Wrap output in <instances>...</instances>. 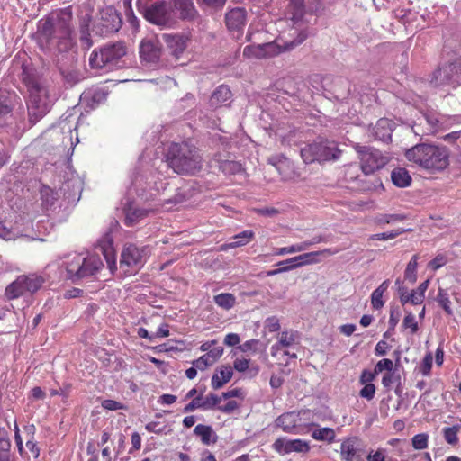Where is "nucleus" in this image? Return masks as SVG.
Returning a JSON list of instances; mask_svg holds the SVG:
<instances>
[{
	"label": "nucleus",
	"mask_w": 461,
	"mask_h": 461,
	"mask_svg": "<svg viewBox=\"0 0 461 461\" xmlns=\"http://www.w3.org/2000/svg\"><path fill=\"white\" fill-rule=\"evenodd\" d=\"M21 80L27 87L29 100L27 102L29 121L32 124L39 122L50 110V98L43 79L36 69L23 65Z\"/></svg>",
	"instance_id": "nucleus-1"
},
{
	"label": "nucleus",
	"mask_w": 461,
	"mask_h": 461,
	"mask_svg": "<svg viewBox=\"0 0 461 461\" xmlns=\"http://www.w3.org/2000/svg\"><path fill=\"white\" fill-rule=\"evenodd\" d=\"M72 30L63 20L54 23L50 19L41 20L38 24L39 40L50 51L68 53L72 46Z\"/></svg>",
	"instance_id": "nucleus-2"
},
{
	"label": "nucleus",
	"mask_w": 461,
	"mask_h": 461,
	"mask_svg": "<svg viewBox=\"0 0 461 461\" xmlns=\"http://www.w3.org/2000/svg\"><path fill=\"white\" fill-rule=\"evenodd\" d=\"M167 162L179 175H194L203 167V158L198 149L187 142L171 144Z\"/></svg>",
	"instance_id": "nucleus-3"
},
{
	"label": "nucleus",
	"mask_w": 461,
	"mask_h": 461,
	"mask_svg": "<svg viewBox=\"0 0 461 461\" xmlns=\"http://www.w3.org/2000/svg\"><path fill=\"white\" fill-rule=\"evenodd\" d=\"M406 158L420 167L441 171L448 166V150L442 146L420 143L413 146L405 152Z\"/></svg>",
	"instance_id": "nucleus-4"
},
{
	"label": "nucleus",
	"mask_w": 461,
	"mask_h": 461,
	"mask_svg": "<svg viewBox=\"0 0 461 461\" xmlns=\"http://www.w3.org/2000/svg\"><path fill=\"white\" fill-rule=\"evenodd\" d=\"M127 53L128 48L123 41L106 43L91 52L89 65L92 69L102 70L104 73L117 70L126 66Z\"/></svg>",
	"instance_id": "nucleus-5"
},
{
	"label": "nucleus",
	"mask_w": 461,
	"mask_h": 461,
	"mask_svg": "<svg viewBox=\"0 0 461 461\" xmlns=\"http://www.w3.org/2000/svg\"><path fill=\"white\" fill-rule=\"evenodd\" d=\"M65 267L67 279L72 283L96 275L104 267L101 258L97 254L85 256L74 254L66 257L62 263Z\"/></svg>",
	"instance_id": "nucleus-6"
},
{
	"label": "nucleus",
	"mask_w": 461,
	"mask_h": 461,
	"mask_svg": "<svg viewBox=\"0 0 461 461\" xmlns=\"http://www.w3.org/2000/svg\"><path fill=\"white\" fill-rule=\"evenodd\" d=\"M275 424L284 432L294 435L306 434L315 426L312 412L308 409L284 412L276 419Z\"/></svg>",
	"instance_id": "nucleus-7"
},
{
	"label": "nucleus",
	"mask_w": 461,
	"mask_h": 461,
	"mask_svg": "<svg viewBox=\"0 0 461 461\" xmlns=\"http://www.w3.org/2000/svg\"><path fill=\"white\" fill-rule=\"evenodd\" d=\"M342 151L333 140H320L301 149V157L306 164L338 160Z\"/></svg>",
	"instance_id": "nucleus-8"
},
{
	"label": "nucleus",
	"mask_w": 461,
	"mask_h": 461,
	"mask_svg": "<svg viewBox=\"0 0 461 461\" xmlns=\"http://www.w3.org/2000/svg\"><path fill=\"white\" fill-rule=\"evenodd\" d=\"M429 84L433 86H450L453 88L461 84V57L455 58L438 67L430 77Z\"/></svg>",
	"instance_id": "nucleus-9"
},
{
	"label": "nucleus",
	"mask_w": 461,
	"mask_h": 461,
	"mask_svg": "<svg viewBox=\"0 0 461 461\" xmlns=\"http://www.w3.org/2000/svg\"><path fill=\"white\" fill-rule=\"evenodd\" d=\"M122 18L113 7L102 9L92 25V31L100 36H108L122 27Z\"/></svg>",
	"instance_id": "nucleus-10"
},
{
	"label": "nucleus",
	"mask_w": 461,
	"mask_h": 461,
	"mask_svg": "<svg viewBox=\"0 0 461 461\" xmlns=\"http://www.w3.org/2000/svg\"><path fill=\"white\" fill-rule=\"evenodd\" d=\"M354 149L358 154L362 171L366 175L373 174L382 168L387 163V158L375 148L362 146L358 143L354 145Z\"/></svg>",
	"instance_id": "nucleus-11"
},
{
	"label": "nucleus",
	"mask_w": 461,
	"mask_h": 461,
	"mask_svg": "<svg viewBox=\"0 0 461 461\" xmlns=\"http://www.w3.org/2000/svg\"><path fill=\"white\" fill-rule=\"evenodd\" d=\"M296 32V38L294 40L282 41V43L276 41L263 44L264 59L275 57L284 51H289L302 44L309 36L307 27L300 29V31Z\"/></svg>",
	"instance_id": "nucleus-12"
},
{
	"label": "nucleus",
	"mask_w": 461,
	"mask_h": 461,
	"mask_svg": "<svg viewBox=\"0 0 461 461\" xmlns=\"http://www.w3.org/2000/svg\"><path fill=\"white\" fill-rule=\"evenodd\" d=\"M139 53L142 63L158 66L162 55V44L156 37L145 38L140 43Z\"/></svg>",
	"instance_id": "nucleus-13"
},
{
	"label": "nucleus",
	"mask_w": 461,
	"mask_h": 461,
	"mask_svg": "<svg viewBox=\"0 0 461 461\" xmlns=\"http://www.w3.org/2000/svg\"><path fill=\"white\" fill-rule=\"evenodd\" d=\"M77 62L75 53H68L66 57L62 56V59H58L59 70L63 79L70 86L76 85L83 78Z\"/></svg>",
	"instance_id": "nucleus-14"
},
{
	"label": "nucleus",
	"mask_w": 461,
	"mask_h": 461,
	"mask_svg": "<svg viewBox=\"0 0 461 461\" xmlns=\"http://www.w3.org/2000/svg\"><path fill=\"white\" fill-rule=\"evenodd\" d=\"M144 16L149 23L166 27L172 22L171 7L166 2L155 3L145 10Z\"/></svg>",
	"instance_id": "nucleus-15"
},
{
	"label": "nucleus",
	"mask_w": 461,
	"mask_h": 461,
	"mask_svg": "<svg viewBox=\"0 0 461 461\" xmlns=\"http://www.w3.org/2000/svg\"><path fill=\"white\" fill-rule=\"evenodd\" d=\"M272 448L280 455H288L293 452L306 454L310 451V444L308 441L295 438L287 439L285 438H278L272 445Z\"/></svg>",
	"instance_id": "nucleus-16"
},
{
	"label": "nucleus",
	"mask_w": 461,
	"mask_h": 461,
	"mask_svg": "<svg viewBox=\"0 0 461 461\" xmlns=\"http://www.w3.org/2000/svg\"><path fill=\"white\" fill-rule=\"evenodd\" d=\"M361 439L357 437L345 438L340 445V456L345 461H363Z\"/></svg>",
	"instance_id": "nucleus-17"
},
{
	"label": "nucleus",
	"mask_w": 461,
	"mask_h": 461,
	"mask_svg": "<svg viewBox=\"0 0 461 461\" xmlns=\"http://www.w3.org/2000/svg\"><path fill=\"white\" fill-rule=\"evenodd\" d=\"M145 251L146 249L144 248L140 249L133 244L125 246L121 254V267L124 266L127 267H139L142 265L143 258L146 255Z\"/></svg>",
	"instance_id": "nucleus-18"
},
{
	"label": "nucleus",
	"mask_w": 461,
	"mask_h": 461,
	"mask_svg": "<svg viewBox=\"0 0 461 461\" xmlns=\"http://www.w3.org/2000/svg\"><path fill=\"white\" fill-rule=\"evenodd\" d=\"M393 125L394 123L391 120L387 118H381L376 122L375 125L369 126L368 137L372 138L374 140L387 143L391 140Z\"/></svg>",
	"instance_id": "nucleus-19"
},
{
	"label": "nucleus",
	"mask_w": 461,
	"mask_h": 461,
	"mask_svg": "<svg viewBox=\"0 0 461 461\" xmlns=\"http://www.w3.org/2000/svg\"><path fill=\"white\" fill-rule=\"evenodd\" d=\"M247 12L243 7H236L225 14V23L229 31L237 32L239 37L242 33L246 25Z\"/></svg>",
	"instance_id": "nucleus-20"
},
{
	"label": "nucleus",
	"mask_w": 461,
	"mask_h": 461,
	"mask_svg": "<svg viewBox=\"0 0 461 461\" xmlns=\"http://www.w3.org/2000/svg\"><path fill=\"white\" fill-rule=\"evenodd\" d=\"M162 39L166 42L170 54L176 60L179 59L187 47V37L180 34H162Z\"/></svg>",
	"instance_id": "nucleus-21"
},
{
	"label": "nucleus",
	"mask_w": 461,
	"mask_h": 461,
	"mask_svg": "<svg viewBox=\"0 0 461 461\" xmlns=\"http://www.w3.org/2000/svg\"><path fill=\"white\" fill-rule=\"evenodd\" d=\"M232 97L230 87L226 85L219 86L212 94L209 105L212 109L227 105Z\"/></svg>",
	"instance_id": "nucleus-22"
},
{
	"label": "nucleus",
	"mask_w": 461,
	"mask_h": 461,
	"mask_svg": "<svg viewBox=\"0 0 461 461\" xmlns=\"http://www.w3.org/2000/svg\"><path fill=\"white\" fill-rule=\"evenodd\" d=\"M107 98V92L103 88H90L84 91L81 99L87 106L94 109Z\"/></svg>",
	"instance_id": "nucleus-23"
},
{
	"label": "nucleus",
	"mask_w": 461,
	"mask_h": 461,
	"mask_svg": "<svg viewBox=\"0 0 461 461\" xmlns=\"http://www.w3.org/2000/svg\"><path fill=\"white\" fill-rule=\"evenodd\" d=\"M44 278L37 274L21 275L15 279V285H25L27 291L32 294L38 291L44 283Z\"/></svg>",
	"instance_id": "nucleus-24"
},
{
	"label": "nucleus",
	"mask_w": 461,
	"mask_h": 461,
	"mask_svg": "<svg viewBox=\"0 0 461 461\" xmlns=\"http://www.w3.org/2000/svg\"><path fill=\"white\" fill-rule=\"evenodd\" d=\"M222 348H212L210 351L193 362V365L201 371L212 366L222 355Z\"/></svg>",
	"instance_id": "nucleus-25"
},
{
	"label": "nucleus",
	"mask_w": 461,
	"mask_h": 461,
	"mask_svg": "<svg viewBox=\"0 0 461 461\" xmlns=\"http://www.w3.org/2000/svg\"><path fill=\"white\" fill-rule=\"evenodd\" d=\"M138 335L140 338L148 339L149 342H157L158 339L169 336L168 325L162 322L155 330L141 327L138 329Z\"/></svg>",
	"instance_id": "nucleus-26"
},
{
	"label": "nucleus",
	"mask_w": 461,
	"mask_h": 461,
	"mask_svg": "<svg viewBox=\"0 0 461 461\" xmlns=\"http://www.w3.org/2000/svg\"><path fill=\"white\" fill-rule=\"evenodd\" d=\"M124 224L126 226H134L141 219L148 215V211L134 207L132 203H128L124 208Z\"/></svg>",
	"instance_id": "nucleus-27"
},
{
	"label": "nucleus",
	"mask_w": 461,
	"mask_h": 461,
	"mask_svg": "<svg viewBox=\"0 0 461 461\" xmlns=\"http://www.w3.org/2000/svg\"><path fill=\"white\" fill-rule=\"evenodd\" d=\"M92 22V17L89 13L83 14L79 15V32H80V41L86 48L89 49L93 42L90 38V25Z\"/></svg>",
	"instance_id": "nucleus-28"
},
{
	"label": "nucleus",
	"mask_w": 461,
	"mask_h": 461,
	"mask_svg": "<svg viewBox=\"0 0 461 461\" xmlns=\"http://www.w3.org/2000/svg\"><path fill=\"white\" fill-rule=\"evenodd\" d=\"M96 250L100 251L104 255L110 267H112L113 265H115V254L113 248V240L109 235H105V237L98 241Z\"/></svg>",
	"instance_id": "nucleus-29"
},
{
	"label": "nucleus",
	"mask_w": 461,
	"mask_h": 461,
	"mask_svg": "<svg viewBox=\"0 0 461 461\" xmlns=\"http://www.w3.org/2000/svg\"><path fill=\"white\" fill-rule=\"evenodd\" d=\"M255 237V233L251 230H243L233 237L234 241L222 244L220 248L221 251H226L229 249L245 246L249 243Z\"/></svg>",
	"instance_id": "nucleus-30"
},
{
	"label": "nucleus",
	"mask_w": 461,
	"mask_h": 461,
	"mask_svg": "<svg viewBox=\"0 0 461 461\" xmlns=\"http://www.w3.org/2000/svg\"><path fill=\"white\" fill-rule=\"evenodd\" d=\"M194 435L201 438V441L205 446H210L216 443L218 437L213 431L212 428L209 425L198 424L194 429Z\"/></svg>",
	"instance_id": "nucleus-31"
},
{
	"label": "nucleus",
	"mask_w": 461,
	"mask_h": 461,
	"mask_svg": "<svg viewBox=\"0 0 461 461\" xmlns=\"http://www.w3.org/2000/svg\"><path fill=\"white\" fill-rule=\"evenodd\" d=\"M305 14L303 0H290L287 5V14L294 24L303 22Z\"/></svg>",
	"instance_id": "nucleus-32"
},
{
	"label": "nucleus",
	"mask_w": 461,
	"mask_h": 461,
	"mask_svg": "<svg viewBox=\"0 0 461 461\" xmlns=\"http://www.w3.org/2000/svg\"><path fill=\"white\" fill-rule=\"evenodd\" d=\"M233 371L231 366H222L217 373L212 377V387L215 390L221 388L232 378Z\"/></svg>",
	"instance_id": "nucleus-33"
},
{
	"label": "nucleus",
	"mask_w": 461,
	"mask_h": 461,
	"mask_svg": "<svg viewBox=\"0 0 461 461\" xmlns=\"http://www.w3.org/2000/svg\"><path fill=\"white\" fill-rule=\"evenodd\" d=\"M391 179L393 185L402 188L409 186L411 182L409 172L402 167L394 168L391 173Z\"/></svg>",
	"instance_id": "nucleus-34"
},
{
	"label": "nucleus",
	"mask_w": 461,
	"mask_h": 461,
	"mask_svg": "<svg viewBox=\"0 0 461 461\" xmlns=\"http://www.w3.org/2000/svg\"><path fill=\"white\" fill-rule=\"evenodd\" d=\"M334 253L335 252L332 251L331 249H325L323 250L301 254L299 256H296L297 259H294V261H299L300 266L302 267V266L308 265V264L317 263L318 260L315 258L319 255L330 256V255H333Z\"/></svg>",
	"instance_id": "nucleus-35"
},
{
	"label": "nucleus",
	"mask_w": 461,
	"mask_h": 461,
	"mask_svg": "<svg viewBox=\"0 0 461 461\" xmlns=\"http://www.w3.org/2000/svg\"><path fill=\"white\" fill-rule=\"evenodd\" d=\"M271 355L276 359V364L278 366H288L290 359L296 357L295 354H290L287 348H272Z\"/></svg>",
	"instance_id": "nucleus-36"
},
{
	"label": "nucleus",
	"mask_w": 461,
	"mask_h": 461,
	"mask_svg": "<svg viewBox=\"0 0 461 461\" xmlns=\"http://www.w3.org/2000/svg\"><path fill=\"white\" fill-rule=\"evenodd\" d=\"M174 6L179 9L185 19H191L194 16L195 8L192 0H171Z\"/></svg>",
	"instance_id": "nucleus-37"
},
{
	"label": "nucleus",
	"mask_w": 461,
	"mask_h": 461,
	"mask_svg": "<svg viewBox=\"0 0 461 461\" xmlns=\"http://www.w3.org/2000/svg\"><path fill=\"white\" fill-rule=\"evenodd\" d=\"M312 437L315 440L332 443L335 440L336 433L331 428H318L312 430Z\"/></svg>",
	"instance_id": "nucleus-38"
},
{
	"label": "nucleus",
	"mask_w": 461,
	"mask_h": 461,
	"mask_svg": "<svg viewBox=\"0 0 461 461\" xmlns=\"http://www.w3.org/2000/svg\"><path fill=\"white\" fill-rule=\"evenodd\" d=\"M219 169L225 175H235L242 171L240 163L233 160H217Z\"/></svg>",
	"instance_id": "nucleus-39"
},
{
	"label": "nucleus",
	"mask_w": 461,
	"mask_h": 461,
	"mask_svg": "<svg viewBox=\"0 0 461 461\" xmlns=\"http://www.w3.org/2000/svg\"><path fill=\"white\" fill-rule=\"evenodd\" d=\"M436 301L438 303V305L444 310L446 314H447L448 316L453 315V310L451 307L452 303L449 299V295L447 290L438 287Z\"/></svg>",
	"instance_id": "nucleus-40"
},
{
	"label": "nucleus",
	"mask_w": 461,
	"mask_h": 461,
	"mask_svg": "<svg viewBox=\"0 0 461 461\" xmlns=\"http://www.w3.org/2000/svg\"><path fill=\"white\" fill-rule=\"evenodd\" d=\"M214 303L224 310L231 309L236 303V297L230 293H221L213 297Z\"/></svg>",
	"instance_id": "nucleus-41"
},
{
	"label": "nucleus",
	"mask_w": 461,
	"mask_h": 461,
	"mask_svg": "<svg viewBox=\"0 0 461 461\" xmlns=\"http://www.w3.org/2000/svg\"><path fill=\"white\" fill-rule=\"evenodd\" d=\"M14 285L15 280L6 286L5 294L7 297V299L14 300L21 296H23L26 294H29V291H27L25 285L21 284V285L14 286Z\"/></svg>",
	"instance_id": "nucleus-42"
},
{
	"label": "nucleus",
	"mask_w": 461,
	"mask_h": 461,
	"mask_svg": "<svg viewBox=\"0 0 461 461\" xmlns=\"http://www.w3.org/2000/svg\"><path fill=\"white\" fill-rule=\"evenodd\" d=\"M279 346H292L300 343V334L298 331L290 330H284L280 334Z\"/></svg>",
	"instance_id": "nucleus-43"
},
{
	"label": "nucleus",
	"mask_w": 461,
	"mask_h": 461,
	"mask_svg": "<svg viewBox=\"0 0 461 461\" xmlns=\"http://www.w3.org/2000/svg\"><path fill=\"white\" fill-rule=\"evenodd\" d=\"M418 259V255H413L404 271V278L411 284H414L417 280Z\"/></svg>",
	"instance_id": "nucleus-44"
},
{
	"label": "nucleus",
	"mask_w": 461,
	"mask_h": 461,
	"mask_svg": "<svg viewBox=\"0 0 461 461\" xmlns=\"http://www.w3.org/2000/svg\"><path fill=\"white\" fill-rule=\"evenodd\" d=\"M458 426L446 427L442 429L444 439L451 446H456L458 444Z\"/></svg>",
	"instance_id": "nucleus-45"
},
{
	"label": "nucleus",
	"mask_w": 461,
	"mask_h": 461,
	"mask_svg": "<svg viewBox=\"0 0 461 461\" xmlns=\"http://www.w3.org/2000/svg\"><path fill=\"white\" fill-rule=\"evenodd\" d=\"M222 400V394L217 395L214 393H209L204 398H203V410H218V406H221V402Z\"/></svg>",
	"instance_id": "nucleus-46"
},
{
	"label": "nucleus",
	"mask_w": 461,
	"mask_h": 461,
	"mask_svg": "<svg viewBox=\"0 0 461 461\" xmlns=\"http://www.w3.org/2000/svg\"><path fill=\"white\" fill-rule=\"evenodd\" d=\"M14 105L11 98L6 94L0 95V119L11 114Z\"/></svg>",
	"instance_id": "nucleus-47"
},
{
	"label": "nucleus",
	"mask_w": 461,
	"mask_h": 461,
	"mask_svg": "<svg viewBox=\"0 0 461 461\" xmlns=\"http://www.w3.org/2000/svg\"><path fill=\"white\" fill-rule=\"evenodd\" d=\"M307 249H308V244H304V241H303V242H301V243H298V244H294V245L289 246V247L278 248L274 252V255H276V256H284L285 254H292V253L301 252V251H303V250H305Z\"/></svg>",
	"instance_id": "nucleus-48"
},
{
	"label": "nucleus",
	"mask_w": 461,
	"mask_h": 461,
	"mask_svg": "<svg viewBox=\"0 0 461 461\" xmlns=\"http://www.w3.org/2000/svg\"><path fill=\"white\" fill-rule=\"evenodd\" d=\"M263 44L249 45L243 50V56L246 58L264 59Z\"/></svg>",
	"instance_id": "nucleus-49"
},
{
	"label": "nucleus",
	"mask_w": 461,
	"mask_h": 461,
	"mask_svg": "<svg viewBox=\"0 0 461 461\" xmlns=\"http://www.w3.org/2000/svg\"><path fill=\"white\" fill-rule=\"evenodd\" d=\"M42 203L46 208L51 207L57 200L56 193L48 186H43L41 190Z\"/></svg>",
	"instance_id": "nucleus-50"
},
{
	"label": "nucleus",
	"mask_w": 461,
	"mask_h": 461,
	"mask_svg": "<svg viewBox=\"0 0 461 461\" xmlns=\"http://www.w3.org/2000/svg\"><path fill=\"white\" fill-rule=\"evenodd\" d=\"M411 444L414 449L423 450L429 446V435L426 433H420L411 438Z\"/></svg>",
	"instance_id": "nucleus-51"
},
{
	"label": "nucleus",
	"mask_w": 461,
	"mask_h": 461,
	"mask_svg": "<svg viewBox=\"0 0 461 461\" xmlns=\"http://www.w3.org/2000/svg\"><path fill=\"white\" fill-rule=\"evenodd\" d=\"M223 400L236 398L238 402H242L246 397V392L242 388L236 387L230 389L222 393Z\"/></svg>",
	"instance_id": "nucleus-52"
},
{
	"label": "nucleus",
	"mask_w": 461,
	"mask_h": 461,
	"mask_svg": "<svg viewBox=\"0 0 461 461\" xmlns=\"http://www.w3.org/2000/svg\"><path fill=\"white\" fill-rule=\"evenodd\" d=\"M400 384V375L394 371L385 372L382 377V384L386 389H391L393 384Z\"/></svg>",
	"instance_id": "nucleus-53"
},
{
	"label": "nucleus",
	"mask_w": 461,
	"mask_h": 461,
	"mask_svg": "<svg viewBox=\"0 0 461 461\" xmlns=\"http://www.w3.org/2000/svg\"><path fill=\"white\" fill-rule=\"evenodd\" d=\"M229 401L225 404H221L218 406V411L225 413L231 414L241 406L242 402H238V400L228 399Z\"/></svg>",
	"instance_id": "nucleus-54"
},
{
	"label": "nucleus",
	"mask_w": 461,
	"mask_h": 461,
	"mask_svg": "<svg viewBox=\"0 0 461 461\" xmlns=\"http://www.w3.org/2000/svg\"><path fill=\"white\" fill-rule=\"evenodd\" d=\"M433 363V357L431 353H428L425 355L424 358L422 359V362L420 365L419 370L420 372L427 376L430 374L431 367Z\"/></svg>",
	"instance_id": "nucleus-55"
},
{
	"label": "nucleus",
	"mask_w": 461,
	"mask_h": 461,
	"mask_svg": "<svg viewBox=\"0 0 461 461\" xmlns=\"http://www.w3.org/2000/svg\"><path fill=\"white\" fill-rule=\"evenodd\" d=\"M405 231H406V230L400 228V229H397V230H391L389 232H383V233L375 234L372 237V239L373 240H387L394 239V238H396L397 236L402 234Z\"/></svg>",
	"instance_id": "nucleus-56"
},
{
	"label": "nucleus",
	"mask_w": 461,
	"mask_h": 461,
	"mask_svg": "<svg viewBox=\"0 0 461 461\" xmlns=\"http://www.w3.org/2000/svg\"><path fill=\"white\" fill-rule=\"evenodd\" d=\"M425 120L429 125H430V131L438 130L442 124L440 116L434 113H429L424 115Z\"/></svg>",
	"instance_id": "nucleus-57"
},
{
	"label": "nucleus",
	"mask_w": 461,
	"mask_h": 461,
	"mask_svg": "<svg viewBox=\"0 0 461 461\" xmlns=\"http://www.w3.org/2000/svg\"><path fill=\"white\" fill-rule=\"evenodd\" d=\"M402 326L404 329H410L411 333L413 334L418 330V323L415 320V316L409 312L403 319Z\"/></svg>",
	"instance_id": "nucleus-58"
},
{
	"label": "nucleus",
	"mask_w": 461,
	"mask_h": 461,
	"mask_svg": "<svg viewBox=\"0 0 461 461\" xmlns=\"http://www.w3.org/2000/svg\"><path fill=\"white\" fill-rule=\"evenodd\" d=\"M367 461H387L385 449L378 448L376 451H371L367 456ZM389 461H398L397 459H389Z\"/></svg>",
	"instance_id": "nucleus-59"
},
{
	"label": "nucleus",
	"mask_w": 461,
	"mask_h": 461,
	"mask_svg": "<svg viewBox=\"0 0 461 461\" xmlns=\"http://www.w3.org/2000/svg\"><path fill=\"white\" fill-rule=\"evenodd\" d=\"M393 361L388 358H384L378 361V363L375 366V373H382L383 371L385 372H392L393 371Z\"/></svg>",
	"instance_id": "nucleus-60"
},
{
	"label": "nucleus",
	"mask_w": 461,
	"mask_h": 461,
	"mask_svg": "<svg viewBox=\"0 0 461 461\" xmlns=\"http://www.w3.org/2000/svg\"><path fill=\"white\" fill-rule=\"evenodd\" d=\"M294 259H297L296 256L290 258L288 259L280 261L276 264V266H280L281 267H283L285 272L293 270L296 267H301L299 261H294Z\"/></svg>",
	"instance_id": "nucleus-61"
},
{
	"label": "nucleus",
	"mask_w": 461,
	"mask_h": 461,
	"mask_svg": "<svg viewBox=\"0 0 461 461\" xmlns=\"http://www.w3.org/2000/svg\"><path fill=\"white\" fill-rule=\"evenodd\" d=\"M375 386L373 384H366L364 385V387L360 390L359 395L362 398H365L368 401L372 400L375 396Z\"/></svg>",
	"instance_id": "nucleus-62"
},
{
	"label": "nucleus",
	"mask_w": 461,
	"mask_h": 461,
	"mask_svg": "<svg viewBox=\"0 0 461 461\" xmlns=\"http://www.w3.org/2000/svg\"><path fill=\"white\" fill-rule=\"evenodd\" d=\"M203 397L201 395L194 397L188 404L184 408L185 412H191L196 409H203Z\"/></svg>",
	"instance_id": "nucleus-63"
},
{
	"label": "nucleus",
	"mask_w": 461,
	"mask_h": 461,
	"mask_svg": "<svg viewBox=\"0 0 461 461\" xmlns=\"http://www.w3.org/2000/svg\"><path fill=\"white\" fill-rule=\"evenodd\" d=\"M101 405L104 409L109 410V411H117V410L124 409V406L122 403H121L117 401H114V400H111V399L104 400L102 402Z\"/></svg>",
	"instance_id": "nucleus-64"
}]
</instances>
